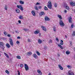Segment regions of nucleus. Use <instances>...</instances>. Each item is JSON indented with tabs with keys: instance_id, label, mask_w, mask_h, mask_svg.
<instances>
[{
	"instance_id": "f257e3e1",
	"label": "nucleus",
	"mask_w": 75,
	"mask_h": 75,
	"mask_svg": "<svg viewBox=\"0 0 75 75\" xmlns=\"http://www.w3.org/2000/svg\"><path fill=\"white\" fill-rule=\"evenodd\" d=\"M0 47L1 49L3 50H4V48H5V46L4 45V44L2 42H0Z\"/></svg>"
},
{
	"instance_id": "f03ea898",
	"label": "nucleus",
	"mask_w": 75,
	"mask_h": 75,
	"mask_svg": "<svg viewBox=\"0 0 75 75\" xmlns=\"http://www.w3.org/2000/svg\"><path fill=\"white\" fill-rule=\"evenodd\" d=\"M17 7L18 8H19V9H21V11H23V6L21 5H17Z\"/></svg>"
},
{
	"instance_id": "7ed1b4c3",
	"label": "nucleus",
	"mask_w": 75,
	"mask_h": 75,
	"mask_svg": "<svg viewBox=\"0 0 75 75\" xmlns=\"http://www.w3.org/2000/svg\"><path fill=\"white\" fill-rule=\"evenodd\" d=\"M59 24L60 25H61V26H65V24H64V22H63V21L62 20H60V22L59 23Z\"/></svg>"
},
{
	"instance_id": "20e7f679",
	"label": "nucleus",
	"mask_w": 75,
	"mask_h": 75,
	"mask_svg": "<svg viewBox=\"0 0 75 75\" xmlns=\"http://www.w3.org/2000/svg\"><path fill=\"white\" fill-rule=\"evenodd\" d=\"M70 4L71 6H75V2L74 1H71L70 3Z\"/></svg>"
},
{
	"instance_id": "39448f33",
	"label": "nucleus",
	"mask_w": 75,
	"mask_h": 75,
	"mask_svg": "<svg viewBox=\"0 0 75 75\" xmlns=\"http://www.w3.org/2000/svg\"><path fill=\"white\" fill-rule=\"evenodd\" d=\"M25 68L26 71H28L29 69L28 66L27 64H25Z\"/></svg>"
},
{
	"instance_id": "423d86ee",
	"label": "nucleus",
	"mask_w": 75,
	"mask_h": 75,
	"mask_svg": "<svg viewBox=\"0 0 75 75\" xmlns=\"http://www.w3.org/2000/svg\"><path fill=\"white\" fill-rule=\"evenodd\" d=\"M9 42L10 43V44L11 46H13V40H12L11 39H10L9 40Z\"/></svg>"
},
{
	"instance_id": "0eeeda50",
	"label": "nucleus",
	"mask_w": 75,
	"mask_h": 75,
	"mask_svg": "<svg viewBox=\"0 0 75 75\" xmlns=\"http://www.w3.org/2000/svg\"><path fill=\"white\" fill-rule=\"evenodd\" d=\"M68 74L69 75H74V74L73 71H71L70 70L68 71Z\"/></svg>"
},
{
	"instance_id": "6e6552de",
	"label": "nucleus",
	"mask_w": 75,
	"mask_h": 75,
	"mask_svg": "<svg viewBox=\"0 0 75 75\" xmlns=\"http://www.w3.org/2000/svg\"><path fill=\"white\" fill-rule=\"evenodd\" d=\"M45 21H50V19L47 16H45Z\"/></svg>"
},
{
	"instance_id": "1a4fd4ad",
	"label": "nucleus",
	"mask_w": 75,
	"mask_h": 75,
	"mask_svg": "<svg viewBox=\"0 0 75 75\" xmlns=\"http://www.w3.org/2000/svg\"><path fill=\"white\" fill-rule=\"evenodd\" d=\"M33 57L35 58V59H37L38 58V56L36 54H34L33 55Z\"/></svg>"
},
{
	"instance_id": "9d476101",
	"label": "nucleus",
	"mask_w": 75,
	"mask_h": 75,
	"mask_svg": "<svg viewBox=\"0 0 75 75\" xmlns=\"http://www.w3.org/2000/svg\"><path fill=\"white\" fill-rule=\"evenodd\" d=\"M41 28H42V29L44 31H47V29H46V28L45 27H44V26H42Z\"/></svg>"
},
{
	"instance_id": "9b49d317",
	"label": "nucleus",
	"mask_w": 75,
	"mask_h": 75,
	"mask_svg": "<svg viewBox=\"0 0 75 75\" xmlns=\"http://www.w3.org/2000/svg\"><path fill=\"white\" fill-rule=\"evenodd\" d=\"M39 13L40 16H42V15H45V13H44V11L41 12L40 13Z\"/></svg>"
},
{
	"instance_id": "f8f14e48",
	"label": "nucleus",
	"mask_w": 75,
	"mask_h": 75,
	"mask_svg": "<svg viewBox=\"0 0 75 75\" xmlns=\"http://www.w3.org/2000/svg\"><path fill=\"white\" fill-rule=\"evenodd\" d=\"M37 72L39 74V75H42V72H41V71H40V70H39V69L37 70Z\"/></svg>"
},
{
	"instance_id": "ddd939ff",
	"label": "nucleus",
	"mask_w": 75,
	"mask_h": 75,
	"mask_svg": "<svg viewBox=\"0 0 75 75\" xmlns=\"http://www.w3.org/2000/svg\"><path fill=\"white\" fill-rule=\"evenodd\" d=\"M33 16H35V11H33L31 12Z\"/></svg>"
},
{
	"instance_id": "4468645a",
	"label": "nucleus",
	"mask_w": 75,
	"mask_h": 75,
	"mask_svg": "<svg viewBox=\"0 0 75 75\" xmlns=\"http://www.w3.org/2000/svg\"><path fill=\"white\" fill-rule=\"evenodd\" d=\"M57 45H58V47H59V48H61V49H62V50H63V49H64V48H63L62 46L60 45L57 44Z\"/></svg>"
},
{
	"instance_id": "2eb2a0df",
	"label": "nucleus",
	"mask_w": 75,
	"mask_h": 75,
	"mask_svg": "<svg viewBox=\"0 0 75 75\" xmlns=\"http://www.w3.org/2000/svg\"><path fill=\"white\" fill-rule=\"evenodd\" d=\"M32 54V52H28L27 55L28 56H30Z\"/></svg>"
},
{
	"instance_id": "dca6fc26",
	"label": "nucleus",
	"mask_w": 75,
	"mask_h": 75,
	"mask_svg": "<svg viewBox=\"0 0 75 75\" xmlns=\"http://www.w3.org/2000/svg\"><path fill=\"white\" fill-rule=\"evenodd\" d=\"M16 11L17 13H20V11L17 8L16 9Z\"/></svg>"
},
{
	"instance_id": "f3484780",
	"label": "nucleus",
	"mask_w": 75,
	"mask_h": 75,
	"mask_svg": "<svg viewBox=\"0 0 75 75\" xmlns=\"http://www.w3.org/2000/svg\"><path fill=\"white\" fill-rule=\"evenodd\" d=\"M34 33L35 34H39V33H40V32L39 31L36 30L34 32Z\"/></svg>"
},
{
	"instance_id": "a211bd4d",
	"label": "nucleus",
	"mask_w": 75,
	"mask_h": 75,
	"mask_svg": "<svg viewBox=\"0 0 75 75\" xmlns=\"http://www.w3.org/2000/svg\"><path fill=\"white\" fill-rule=\"evenodd\" d=\"M52 6V5H47V7L50 8V9H51V7Z\"/></svg>"
},
{
	"instance_id": "6ab92c4d",
	"label": "nucleus",
	"mask_w": 75,
	"mask_h": 75,
	"mask_svg": "<svg viewBox=\"0 0 75 75\" xmlns=\"http://www.w3.org/2000/svg\"><path fill=\"white\" fill-rule=\"evenodd\" d=\"M19 3L21 4H24V1H19Z\"/></svg>"
},
{
	"instance_id": "aec40b11",
	"label": "nucleus",
	"mask_w": 75,
	"mask_h": 75,
	"mask_svg": "<svg viewBox=\"0 0 75 75\" xmlns=\"http://www.w3.org/2000/svg\"><path fill=\"white\" fill-rule=\"evenodd\" d=\"M59 68L61 69V70H63V68H62V67L61 66V65H59Z\"/></svg>"
},
{
	"instance_id": "412c9836",
	"label": "nucleus",
	"mask_w": 75,
	"mask_h": 75,
	"mask_svg": "<svg viewBox=\"0 0 75 75\" xmlns=\"http://www.w3.org/2000/svg\"><path fill=\"white\" fill-rule=\"evenodd\" d=\"M4 54L5 55L6 57L8 58H9V56L7 54V53H4Z\"/></svg>"
},
{
	"instance_id": "4be33fe9",
	"label": "nucleus",
	"mask_w": 75,
	"mask_h": 75,
	"mask_svg": "<svg viewBox=\"0 0 75 75\" xmlns=\"http://www.w3.org/2000/svg\"><path fill=\"white\" fill-rule=\"evenodd\" d=\"M71 35L73 37H74L75 36V31H74L73 32V33Z\"/></svg>"
},
{
	"instance_id": "5701e85b",
	"label": "nucleus",
	"mask_w": 75,
	"mask_h": 75,
	"mask_svg": "<svg viewBox=\"0 0 75 75\" xmlns=\"http://www.w3.org/2000/svg\"><path fill=\"white\" fill-rule=\"evenodd\" d=\"M57 16H58V17H59V18H60V19L61 20H62V17L61 16V15H58Z\"/></svg>"
},
{
	"instance_id": "b1692460",
	"label": "nucleus",
	"mask_w": 75,
	"mask_h": 75,
	"mask_svg": "<svg viewBox=\"0 0 75 75\" xmlns=\"http://www.w3.org/2000/svg\"><path fill=\"white\" fill-rule=\"evenodd\" d=\"M44 9L45 10H48V9L46 6H45L44 7Z\"/></svg>"
},
{
	"instance_id": "393cba45",
	"label": "nucleus",
	"mask_w": 75,
	"mask_h": 75,
	"mask_svg": "<svg viewBox=\"0 0 75 75\" xmlns=\"http://www.w3.org/2000/svg\"><path fill=\"white\" fill-rule=\"evenodd\" d=\"M36 54H37L38 55H40V53L38 51H36Z\"/></svg>"
},
{
	"instance_id": "a878e982",
	"label": "nucleus",
	"mask_w": 75,
	"mask_h": 75,
	"mask_svg": "<svg viewBox=\"0 0 75 75\" xmlns=\"http://www.w3.org/2000/svg\"><path fill=\"white\" fill-rule=\"evenodd\" d=\"M16 58L18 59H21V57H20V56H17Z\"/></svg>"
},
{
	"instance_id": "bb28decb",
	"label": "nucleus",
	"mask_w": 75,
	"mask_h": 75,
	"mask_svg": "<svg viewBox=\"0 0 75 75\" xmlns=\"http://www.w3.org/2000/svg\"><path fill=\"white\" fill-rule=\"evenodd\" d=\"M6 46L8 48H10V45H9V44L8 43H7L6 45Z\"/></svg>"
},
{
	"instance_id": "cd10ccee",
	"label": "nucleus",
	"mask_w": 75,
	"mask_h": 75,
	"mask_svg": "<svg viewBox=\"0 0 75 75\" xmlns=\"http://www.w3.org/2000/svg\"><path fill=\"white\" fill-rule=\"evenodd\" d=\"M19 19H23V17L22 16H20L19 17Z\"/></svg>"
},
{
	"instance_id": "c85d7f7f",
	"label": "nucleus",
	"mask_w": 75,
	"mask_h": 75,
	"mask_svg": "<svg viewBox=\"0 0 75 75\" xmlns=\"http://www.w3.org/2000/svg\"><path fill=\"white\" fill-rule=\"evenodd\" d=\"M66 53L67 55H69L70 54V52H69V51H67L66 52Z\"/></svg>"
},
{
	"instance_id": "c756f323",
	"label": "nucleus",
	"mask_w": 75,
	"mask_h": 75,
	"mask_svg": "<svg viewBox=\"0 0 75 75\" xmlns=\"http://www.w3.org/2000/svg\"><path fill=\"white\" fill-rule=\"evenodd\" d=\"M63 43H64V41H63V40H61L60 41V44L61 45H63Z\"/></svg>"
},
{
	"instance_id": "7c9ffc66",
	"label": "nucleus",
	"mask_w": 75,
	"mask_h": 75,
	"mask_svg": "<svg viewBox=\"0 0 75 75\" xmlns=\"http://www.w3.org/2000/svg\"><path fill=\"white\" fill-rule=\"evenodd\" d=\"M38 42L39 44H41V42H42V41L40 40H38Z\"/></svg>"
},
{
	"instance_id": "2f4dec72",
	"label": "nucleus",
	"mask_w": 75,
	"mask_h": 75,
	"mask_svg": "<svg viewBox=\"0 0 75 75\" xmlns=\"http://www.w3.org/2000/svg\"><path fill=\"white\" fill-rule=\"evenodd\" d=\"M65 8H66L67 10H69V7L68 6H66L65 7Z\"/></svg>"
},
{
	"instance_id": "473e14b6",
	"label": "nucleus",
	"mask_w": 75,
	"mask_h": 75,
	"mask_svg": "<svg viewBox=\"0 0 75 75\" xmlns=\"http://www.w3.org/2000/svg\"><path fill=\"white\" fill-rule=\"evenodd\" d=\"M69 23H72V21L71 20H69Z\"/></svg>"
},
{
	"instance_id": "72a5a7b5",
	"label": "nucleus",
	"mask_w": 75,
	"mask_h": 75,
	"mask_svg": "<svg viewBox=\"0 0 75 75\" xmlns=\"http://www.w3.org/2000/svg\"><path fill=\"white\" fill-rule=\"evenodd\" d=\"M5 9L6 10H7V6L5 5Z\"/></svg>"
},
{
	"instance_id": "f704fd0d",
	"label": "nucleus",
	"mask_w": 75,
	"mask_h": 75,
	"mask_svg": "<svg viewBox=\"0 0 75 75\" xmlns=\"http://www.w3.org/2000/svg\"><path fill=\"white\" fill-rule=\"evenodd\" d=\"M74 24L72 23L71 25V28H74Z\"/></svg>"
},
{
	"instance_id": "c9c22d12",
	"label": "nucleus",
	"mask_w": 75,
	"mask_h": 75,
	"mask_svg": "<svg viewBox=\"0 0 75 75\" xmlns=\"http://www.w3.org/2000/svg\"><path fill=\"white\" fill-rule=\"evenodd\" d=\"M48 3L49 4V5H52V3H51V1H49L48 2Z\"/></svg>"
},
{
	"instance_id": "e433bc0d",
	"label": "nucleus",
	"mask_w": 75,
	"mask_h": 75,
	"mask_svg": "<svg viewBox=\"0 0 75 75\" xmlns=\"http://www.w3.org/2000/svg\"><path fill=\"white\" fill-rule=\"evenodd\" d=\"M55 29H56L55 27L54 26L53 28V30L54 31H56V30H55Z\"/></svg>"
},
{
	"instance_id": "4c0bfd02",
	"label": "nucleus",
	"mask_w": 75,
	"mask_h": 75,
	"mask_svg": "<svg viewBox=\"0 0 75 75\" xmlns=\"http://www.w3.org/2000/svg\"><path fill=\"white\" fill-rule=\"evenodd\" d=\"M67 68H69V69H70V68H71V66H70V65H69L67 66Z\"/></svg>"
},
{
	"instance_id": "58836bf2",
	"label": "nucleus",
	"mask_w": 75,
	"mask_h": 75,
	"mask_svg": "<svg viewBox=\"0 0 75 75\" xmlns=\"http://www.w3.org/2000/svg\"><path fill=\"white\" fill-rule=\"evenodd\" d=\"M6 73H7V74H9V71L7 70H6L5 71Z\"/></svg>"
},
{
	"instance_id": "ea45409f",
	"label": "nucleus",
	"mask_w": 75,
	"mask_h": 75,
	"mask_svg": "<svg viewBox=\"0 0 75 75\" xmlns=\"http://www.w3.org/2000/svg\"><path fill=\"white\" fill-rule=\"evenodd\" d=\"M54 7H57V3H55L54 4Z\"/></svg>"
},
{
	"instance_id": "a19ab883",
	"label": "nucleus",
	"mask_w": 75,
	"mask_h": 75,
	"mask_svg": "<svg viewBox=\"0 0 75 75\" xmlns=\"http://www.w3.org/2000/svg\"><path fill=\"white\" fill-rule=\"evenodd\" d=\"M20 66L21 67V68H23V67H24V65L23 64H21Z\"/></svg>"
},
{
	"instance_id": "79ce46f5",
	"label": "nucleus",
	"mask_w": 75,
	"mask_h": 75,
	"mask_svg": "<svg viewBox=\"0 0 75 75\" xmlns=\"http://www.w3.org/2000/svg\"><path fill=\"white\" fill-rule=\"evenodd\" d=\"M35 10H38V8L37 6H35Z\"/></svg>"
},
{
	"instance_id": "37998d69",
	"label": "nucleus",
	"mask_w": 75,
	"mask_h": 75,
	"mask_svg": "<svg viewBox=\"0 0 75 75\" xmlns=\"http://www.w3.org/2000/svg\"><path fill=\"white\" fill-rule=\"evenodd\" d=\"M28 42H31V41L30 40V39H28Z\"/></svg>"
},
{
	"instance_id": "c03bdc74",
	"label": "nucleus",
	"mask_w": 75,
	"mask_h": 75,
	"mask_svg": "<svg viewBox=\"0 0 75 75\" xmlns=\"http://www.w3.org/2000/svg\"><path fill=\"white\" fill-rule=\"evenodd\" d=\"M28 30V29H24V30L25 31H27Z\"/></svg>"
},
{
	"instance_id": "a18cd8bd",
	"label": "nucleus",
	"mask_w": 75,
	"mask_h": 75,
	"mask_svg": "<svg viewBox=\"0 0 75 75\" xmlns=\"http://www.w3.org/2000/svg\"><path fill=\"white\" fill-rule=\"evenodd\" d=\"M49 43H52V40L51 39L50 40Z\"/></svg>"
},
{
	"instance_id": "49530a36",
	"label": "nucleus",
	"mask_w": 75,
	"mask_h": 75,
	"mask_svg": "<svg viewBox=\"0 0 75 75\" xmlns=\"http://www.w3.org/2000/svg\"><path fill=\"white\" fill-rule=\"evenodd\" d=\"M72 17H71V16H70L69 18V20H72Z\"/></svg>"
},
{
	"instance_id": "de8ad7c7",
	"label": "nucleus",
	"mask_w": 75,
	"mask_h": 75,
	"mask_svg": "<svg viewBox=\"0 0 75 75\" xmlns=\"http://www.w3.org/2000/svg\"><path fill=\"white\" fill-rule=\"evenodd\" d=\"M41 8H42V7H41V6H39L38 7V8H39V9H41Z\"/></svg>"
},
{
	"instance_id": "09e8293b",
	"label": "nucleus",
	"mask_w": 75,
	"mask_h": 75,
	"mask_svg": "<svg viewBox=\"0 0 75 75\" xmlns=\"http://www.w3.org/2000/svg\"><path fill=\"white\" fill-rule=\"evenodd\" d=\"M16 43L17 44H20V42L18 41H17L16 42Z\"/></svg>"
},
{
	"instance_id": "8fccbe9b",
	"label": "nucleus",
	"mask_w": 75,
	"mask_h": 75,
	"mask_svg": "<svg viewBox=\"0 0 75 75\" xmlns=\"http://www.w3.org/2000/svg\"><path fill=\"white\" fill-rule=\"evenodd\" d=\"M56 40H57V41H59V40H58V38H56Z\"/></svg>"
},
{
	"instance_id": "3c124183",
	"label": "nucleus",
	"mask_w": 75,
	"mask_h": 75,
	"mask_svg": "<svg viewBox=\"0 0 75 75\" xmlns=\"http://www.w3.org/2000/svg\"><path fill=\"white\" fill-rule=\"evenodd\" d=\"M18 23H19V24H21V21H18Z\"/></svg>"
},
{
	"instance_id": "603ef678",
	"label": "nucleus",
	"mask_w": 75,
	"mask_h": 75,
	"mask_svg": "<svg viewBox=\"0 0 75 75\" xmlns=\"http://www.w3.org/2000/svg\"><path fill=\"white\" fill-rule=\"evenodd\" d=\"M64 12L65 13H67V11L66 10H65Z\"/></svg>"
},
{
	"instance_id": "864d4df0",
	"label": "nucleus",
	"mask_w": 75,
	"mask_h": 75,
	"mask_svg": "<svg viewBox=\"0 0 75 75\" xmlns=\"http://www.w3.org/2000/svg\"><path fill=\"white\" fill-rule=\"evenodd\" d=\"M47 47H45L44 49H45V50H47Z\"/></svg>"
},
{
	"instance_id": "5fc2aeb1",
	"label": "nucleus",
	"mask_w": 75,
	"mask_h": 75,
	"mask_svg": "<svg viewBox=\"0 0 75 75\" xmlns=\"http://www.w3.org/2000/svg\"><path fill=\"white\" fill-rule=\"evenodd\" d=\"M20 37L18 36L17 37V39H20Z\"/></svg>"
},
{
	"instance_id": "6e6d98bb",
	"label": "nucleus",
	"mask_w": 75,
	"mask_h": 75,
	"mask_svg": "<svg viewBox=\"0 0 75 75\" xmlns=\"http://www.w3.org/2000/svg\"><path fill=\"white\" fill-rule=\"evenodd\" d=\"M8 37H10V35L8 34L7 35Z\"/></svg>"
},
{
	"instance_id": "4d7b16f0",
	"label": "nucleus",
	"mask_w": 75,
	"mask_h": 75,
	"mask_svg": "<svg viewBox=\"0 0 75 75\" xmlns=\"http://www.w3.org/2000/svg\"><path fill=\"white\" fill-rule=\"evenodd\" d=\"M4 34L5 35H6V34H7V33H6V32H5L4 33Z\"/></svg>"
},
{
	"instance_id": "13d9d810",
	"label": "nucleus",
	"mask_w": 75,
	"mask_h": 75,
	"mask_svg": "<svg viewBox=\"0 0 75 75\" xmlns=\"http://www.w3.org/2000/svg\"><path fill=\"white\" fill-rule=\"evenodd\" d=\"M38 4H39V3H38V2H37V3L36 4V5H38Z\"/></svg>"
},
{
	"instance_id": "bf43d9fd",
	"label": "nucleus",
	"mask_w": 75,
	"mask_h": 75,
	"mask_svg": "<svg viewBox=\"0 0 75 75\" xmlns=\"http://www.w3.org/2000/svg\"><path fill=\"white\" fill-rule=\"evenodd\" d=\"M70 44H71V45H72V42H70Z\"/></svg>"
},
{
	"instance_id": "052dcab7",
	"label": "nucleus",
	"mask_w": 75,
	"mask_h": 75,
	"mask_svg": "<svg viewBox=\"0 0 75 75\" xmlns=\"http://www.w3.org/2000/svg\"><path fill=\"white\" fill-rule=\"evenodd\" d=\"M48 75H51V73H49Z\"/></svg>"
},
{
	"instance_id": "680f3d73",
	"label": "nucleus",
	"mask_w": 75,
	"mask_h": 75,
	"mask_svg": "<svg viewBox=\"0 0 75 75\" xmlns=\"http://www.w3.org/2000/svg\"><path fill=\"white\" fill-rule=\"evenodd\" d=\"M65 38H67V36L65 35Z\"/></svg>"
},
{
	"instance_id": "e2e57ef3",
	"label": "nucleus",
	"mask_w": 75,
	"mask_h": 75,
	"mask_svg": "<svg viewBox=\"0 0 75 75\" xmlns=\"http://www.w3.org/2000/svg\"><path fill=\"white\" fill-rule=\"evenodd\" d=\"M20 72H19V73H18V75H20Z\"/></svg>"
},
{
	"instance_id": "0e129e2a",
	"label": "nucleus",
	"mask_w": 75,
	"mask_h": 75,
	"mask_svg": "<svg viewBox=\"0 0 75 75\" xmlns=\"http://www.w3.org/2000/svg\"><path fill=\"white\" fill-rule=\"evenodd\" d=\"M57 56H58V57H59V54H58Z\"/></svg>"
},
{
	"instance_id": "69168bd1",
	"label": "nucleus",
	"mask_w": 75,
	"mask_h": 75,
	"mask_svg": "<svg viewBox=\"0 0 75 75\" xmlns=\"http://www.w3.org/2000/svg\"><path fill=\"white\" fill-rule=\"evenodd\" d=\"M15 32L16 33H17V31H16Z\"/></svg>"
},
{
	"instance_id": "338daca9",
	"label": "nucleus",
	"mask_w": 75,
	"mask_h": 75,
	"mask_svg": "<svg viewBox=\"0 0 75 75\" xmlns=\"http://www.w3.org/2000/svg\"><path fill=\"white\" fill-rule=\"evenodd\" d=\"M74 58L75 59V55H74Z\"/></svg>"
},
{
	"instance_id": "774afa93",
	"label": "nucleus",
	"mask_w": 75,
	"mask_h": 75,
	"mask_svg": "<svg viewBox=\"0 0 75 75\" xmlns=\"http://www.w3.org/2000/svg\"><path fill=\"white\" fill-rule=\"evenodd\" d=\"M17 25H18V24H19V23H17Z\"/></svg>"
}]
</instances>
